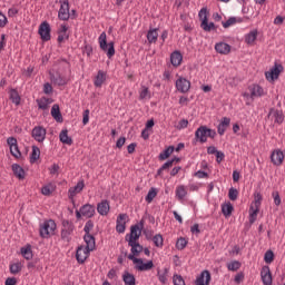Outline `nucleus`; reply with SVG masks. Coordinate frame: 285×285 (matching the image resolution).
Masks as SVG:
<instances>
[{"label": "nucleus", "mask_w": 285, "mask_h": 285, "mask_svg": "<svg viewBox=\"0 0 285 285\" xmlns=\"http://www.w3.org/2000/svg\"><path fill=\"white\" fill-rule=\"evenodd\" d=\"M208 137L210 139H215V137H217V131H215V129L208 128L207 126H200L195 131V139L200 144H206V141H208Z\"/></svg>", "instance_id": "1"}, {"label": "nucleus", "mask_w": 285, "mask_h": 285, "mask_svg": "<svg viewBox=\"0 0 285 285\" xmlns=\"http://www.w3.org/2000/svg\"><path fill=\"white\" fill-rule=\"evenodd\" d=\"M99 46H100V50H102L104 52H107L108 59H112V57H115V42L114 41L108 42L106 32H102L99 36Z\"/></svg>", "instance_id": "2"}, {"label": "nucleus", "mask_w": 285, "mask_h": 285, "mask_svg": "<svg viewBox=\"0 0 285 285\" xmlns=\"http://www.w3.org/2000/svg\"><path fill=\"white\" fill-rule=\"evenodd\" d=\"M141 230H144V220H140L139 224H135L130 227V234L126 235L125 240L128 242V244L131 242H139Z\"/></svg>", "instance_id": "3"}, {"label": "nucleus", "mask_w": 285, "mask_h": 285, "mask_svg": "<svg viewBox=\"0 0 285 285\" xmlns=\"http://www.w3.org/2000/svg\"><path fill=\"white\" fill-rule=\"evenodd\" d=\"M199 19L202 20L200 28L205 32H210L213 30H217L215 22H208V9L203 8L198 13Z\"/></svg>", "instance_id": "4"}, {"label": "nucleus", "mask_w": 285, "mask_h": 285, "mask_svg": "<svg viewBox=\"0 0 285 285\" xmlns=\"http://www.w3.org/2000/svg\"><path fill=\"white\" fill-rule=\"evenodd\" d=\"M75 233V224L70 220H62L61 239L70 242V235Z\"/></svg>", "instance_id": "5"}, {"label": "nucleus", "mask_w": 285, "mask_h": 285, "mask_svg": "<svg viewBox=\"0 0 285 285\" xmlns=\"http://www.w3.org/2000/svg\"><path fill=\"white\" fill-rule=\"evenodd\" d=\"M55 230H57V223L55 220L49 219L46 220L41 226H40V237H48L50 234H53Z\"/></svg>", "instance_id": "6"}, {"label": "nucleus", "mask_w": 285, "mask_h": 285, "mask_svg": "<svg viewBox=\"0 0 285 285\" xmlns=\"http://www.w3.org/2000/svg\"><path fill=\"white\" fill-rule=\"evenodd\" d=\"M59 3L58 19L60 21H68L70 19V2L68 0H59Z\"/></svg>", "instance_id": "7"}, {"label": "nucleus", "mask_w": 285, "mask_h": 285, "mask_svg": "<svg viewBox=\"0 0 285 285\" xmlns=\"http://www.w3.org/2000/svg\"><path fill=\"white\" fill-rule=\"evenodd\" d=\"M282 72H284V66L275 62L272 69L265 72V77L267 81H275V79H279Z\"/></svg>", "instance_id": "8"}, {"label": "nucleus", "mask_w": 285, "mask_h": 285, "mask_svg": "<svg viewBox=\"0 0 285 285\" xmlns=\"http://www.w3.org/2000/svg\"><path fill=\"white\" fill-rule=\"evenodd\" d=\"M7 144L10 148V154L12 155V157H14L16 159H21V150H19V145L17 144V138L9 137L7 139Z\"/></svg>", "instance_id": "9"}, {"label": "nucleus", "mask_w": 285, "mask_h": 285, "mask_svg": "<svg viewBox=\"0 0 285 285\" xmlns=\"http://www.w3.org/2000/svg\"><path fill=\"white\" fill-rule=\"evenodd\" d=\"M50 23H48V21H43L39 27L38 35H40V38L43 41H50Z\"/></svg>", "instance_id": "10"}, {"label": "nucleus", "mask_w": 285, "mask_h": 285, "mask_svg": "<svg viewBox=\"0 0 285 285\" xmlns=\"http://www.w3.org/2000/svg\"><path fill=\"white\" fill-rule=\"evenodd\" d=\"M261 278L264 285H273V274L271 273V267H268V265L262 267Z\"/></svg>", "instance_id": "11"}, {"label": "nucleus", "mask_w": 285, "mask_h": 285, "mask_svg": "<svg viewBox=\"0 0 285 285\" xmlns=\"http://www.w3.org/2000/svg\"><path fill=\"white\" fill-rule=\"evenodd\" d=\"M31 136L36 141H39V144L43 142L46 140V128L41 126H37L32 129Z\"/></svg>", "instance_id": "12"}, {"label": "nucleus", "mask_w": 285, "mask_h": 285, "mask_svg": "<svg viewBox=\"0 0 285 285\" xmlns=\"http://www.w3.org/2000/svg\"><path fill=\"white\" fill-rule=\"evenodd\" d=\"M176 88L178 92L186 94L190 90V81L184 77L176 80Z\"/></svg>", "instance_id": "13"}, {"label": "nucleus", "mask_w": 285, "mask_h": 285, "mask_svg": "<svg viewBox=\"0 0 285 285\" xmlns=\"http://www.w3.org/2000/svg\"><path fill=\"white\" fill-rule=\"evenodd\" d=\"M90 255V252H87L83 245L79 246L76 252V259L78 264H85Z\"/></svg>", "instance_id": "14"}, {"label": "nucleus", "mask_w": 285, "mask_h": 285, "mask_svg": "<svg viewBox=\"0 0 285 285\" xmlns=\"http://www.w3.org/2000/svg\"><path fill=\"white\" fill-rule=\"evenodd\" d=\"M210 272L208 269L203 271L199 276L196 278V285H210Z\"/></svg>", "instance_id": "15"}, {"label": "nucleus", "mask_w": 285, "mask_h": 285, "mask_svg": "<svg viewBox=\"0 0 285 285\" xmlns=\"http://www.w3.org/2000/svg\"><path fill=\"white\" fill-rule=\"evenodd\" d=\"M126 219H128V214H120L116 220L117 233H126Z\"/></svg>", "instance_id": "16"}, {"label": "nucleus", "mask_w": 285, "mask_h": 285, "mask_svg": "<svg viewBox=\"0 0 285 285\" xmlns=\"http://www.w3.org/2000/svg\"><path fill=\"white\" fill-rule=\"evenodd\" d=\"M80 213L82 217H87V219H90L95 217V206L90 204H86L80 207Z\"/></svg>", "instance_id": "17"}, {"label": "nucleus", "mask_w": 285, "mask_h": 285, "mask_svg": "<svg viewBox=\"0 0 285 285\" xmlns=\"http://www.w3.org/2000/svg\"><path fill=\"white\" fill-rule=\"evenodd\" d=\"M83 239H85V243L87 244L85 247L87 253L95 250L96 248L95 236H92L91 234H85Z\"/></svg>", "instance_id": "18"}, {"label": "nucleus", "mask_w": 285, "mask_h": 285, "mask_svg": "<svg viewBox=\"0 0 285 285\" xmlns=\"http://www.w3.org/2000/svg\"><path fill=\"white\" fill-rule=\"evenodd\" d=\"M11 170L14 175V177H17L20 180L26 179V169H23V167H21L19 164H13L11 166Z\"/></svg>", "instance_id": "19"}, {"label": "nucleus", "mask_w": 285, "mask_h": 285, "mask_svg": "<svg viewBox=\"0 0 285 285\" xmlns=\"http://www.w3.org/2000/svg\"><path fill=\"white\" fill-rule=\"evenodd\" d=\"M85 187H86V184L83 183V180L78 181L75 187H70L69 199H75V196L81 193V190H83Z\"/></svg>", "instance_id": "20"}, {"label": "nucleus", "mask_w": 285, "mask_h": 285, "mask_svg": "<svg viewBox=\"0 0 285 285\" xmlns=\"http://www.w3.org/2000/svg\"><path fill=\"white\" fill-rule=\"evenodd\" d=\"M271 160L274 166H282V163L284 161V153H282V150L273 151Z\"/></svg>", "instance_id": "21"}, {"label": "nucleus", "mask_w": 285, "mask_h": 285, "mask_svg": "<svg viewBox=\"0 0 285 285\" xmlns=\"http://www.w3.org/2000/svg\"><path fill=\"white\" fill-rule=\"evenodd\" d=\"M51 117L58 122L63 124V116L61 115V109L58 104H55L51 108Z\"/></svg>", "instance_id": "22"}, {"label": "nucleus", "mask_w": 285, "mask_h": 285, "mask_svg": "<svg viewBox=\"0 0 285 285\" xmlns=\"http://www.w3.org/2000/svg\"><path fill=\"white\" fill-rule=\"evenodd\" d=\"M153 268H155V263H153V261L144 263V259L140 258V262L136 264V271L145 272L153 271Z\"/></svg>", "instance_id": "23"}, {"label": "nucleus", "mask_w": 285, "mask_h": 285, "mask_svg": "<svg viewBox=\"0 0 285 285\" xmlns=\"http://www.w3.org/2000/svg\"><path fill=\"white\" fill-rule=\"evenodd\" d=\"M97 210L99 215H108V213H110V203L108 200H102L101 203H98Z\"/></svg>", "instance_id": "24"}, {"label": "nucleus", "mask_w": 285, "mask_h": 285, "mask_svg": "<svg viewBox=\"0 0 285 285\" xmlns=\"http://www.w3.org/2000/svg\"><path fill=\"white\" fill-rule=\"evenodd\" d=\"M215 50L219 55H228V53H230V45H228L226 42H217L215 45Z\"/></svg>", "instance_id": "25"}, {"label": "nucleus", "mask_w": 285, "mask_h": 285, "mask_svg": "<svg viewBox=\"0 0 285 285\" xmlns=\"http://www.w3.org/2000/svg\"><path fill=\"white\" fill-rule=\"evenodd\" d=\"M183 59H184V56H181L180 51H174L170 55V62H171V66H175V68H177V66H181Z\"/></svg>", "instance_id": "26"}, {"label": "nucleus", "mask_w": 285, "mask_h": 285, "mask_svg": "<svg viewBox=\"0 0 285 285\" xmlns=\"http://www.w3.org/2000/svg\"><path fill=\"white\" fill-rule=\"evenodd\" d=\"M228 126H230V118L228 117H224L222 119V121L219 122V125L217 126V132L218 135H224V132H226V129L228 128Z\"/></svg>", "instance_id": "27"}, {"label": "nucleus", "mask_w": 285, "mask_h": 285, "mask_svg": "<svg viewBox=\"0 0 285 285\" xmlns=\"http://www.w3.org/2000/svg\"><path fill=\"white\" fill-rule=\"evenodd\" d=\"M59 140L66 146H72V137L68 136V129H62L59 134Z\"/></svg>", "instance_id": "28"}, {"label": "nucleus", "mask_w": 285, "mask_h": 285, "mask_svg": "<svg viewBox=\"0 0 285 285\" xmlns=\"http://www.w3.org/2000/svg\"><path fill=\"white\" fill-rule=\"evenodd\" d=\"M122 281L125 282V285H137V278H135V275L128 271L124 272Z\"/></svg>", "instance_id": "29"}, {"label": "nucleus", "mask_w": 285, "mask_h": 285, "mask_svg": "<svg viewBox=\"0 0 285 285\" xmlns=\"http://www.w3.org/2000/svg\"><path fill=\"white\" fill-rule=\"evenodd\" d=\"M271 115H273L275 124H284V114L282 112V110H275L274 108H272L269 110L268 117H271Z\"/></svg>", "instance_id": "30"}, {"label": "nucleus", "mask_w": 285, "mask_h": 285, "mask_svg": "<svg viewBox=\"0 0 285 285\" xmlns=\"http://www.w3.org/2000/svg\"><path fill=\"white\" fill-rule=\"evenodd\" d=\"M128 246L131 248V253L138 257L139 253L144 252V246L139 244V242H130L128 243Z\"/></svg>", "instance_id": "31"}, {"label": "nucleus", "mask_w": 285, "mask_h": 285, "mask_svg": "<svg viewBox=\"0 0 285 285\" xmlns=\"http://www.w3.org/2000/svg\"><path fill=\"white\" fill-rule=\"evenodd\" d=\"M50 79L56 86H66L67 81L61 73H50Z\"/></svg>", "instance_id": "32"}, {"label": "nucleus", "mask_w": 285, "mask_h": 285, "mask_svg": "<svg viewBox=\"0 0 285 285\" xmlns=\"http://www.w3.org/2000/svg\"><path fill=\"white\" fill-rule=\"evenodd\" d=\"M233 210H235V207L230 202L222 205V213L224 217H230V215H233Z\"/></svg>", "instance_id": "33"}, {"label": "nucleus", "mask_w": 285, "mask_h": 285, "mask_svg": "<svg viewBox=\"0 0 285 285\" xmlns=\"http://www.w3.org/2000/svg\"><path fill=\"white\" fill-rule=\"evenodd\" d=\"M37 104L40 110H48V106L52 104V99L42 97L40 99H37Z\"/></svg>", "instance_id": "34"}, {"label": "nucleus", "mask_w": 285, "mask_h": 285, "mask_svg": "<svg viewBox=\"0 0 285 285\" xmlns=\"http://www.w3.org/2000/svg\"><path fill=\"white\" fill-rule=\"evenodd\" d=\"M171 153H175V146H169L168 148H166L163 153L159 154L158 159L160 161H166V159L170 157Z\"/></svg>", "instance_id": "35"}, {"label": "nucleus", "mask_w": 285, "mask_h": 285, "mask_svg": "<svg viewBox=\"0 0 285 285\" xmlns=\"http://www.w3.org/2000/svg\"><path fill=\"white\" fill-rule=\"evenodd\" d=\"M252 98L253 97H262L264 95V88L259 85H254L253 87H249Z\"/></svg>", "instance_id": "36"}, {"label": "nucleus", "mask_w": 285, "mask_h": 285, "mask_svg": "<svg viewBox=\"0 0 285 285\" xmlns=\"http://www.w3.org/2000/svg\"><path fill=\"white\" fill-rule=\"evenodd\" d=\"M159 29H150L147 32V40L149 43H157V39L159 37V33L157 32Z\"/></svg>", "instance_id": "37"}, {"label": "nucleus", "mask_w": 285, "mask_h": 285, "mask_svg": "<svg viewBox=\"0 0 285 285\" xmlns=\"http://www.w3.org/2000/svg\"><path fill=\"white\" fill-rule=\"evenodd\" d=\"M20 252H21L22 257H24V259H27V261L32 259V246L31 245L21 247Z\"/></svg>", "instance_id": "38"}, {"label": "nucleus", "mask_w": 285, "mask_h": 285, "mask_svg": "<svg viewBox=\"0 0 285 285\" xmlns=\"http://www.w3.org/2000/svg\"><path fill=\"white\" fill-rule=\"evenodd\" d=\"M20 252H21L22 257H24V259H27V261L32 259V246L31 245L21 247Z\"/></svg>", "instance_id": "39"}, {"label": "nucleus", "mask_w": 285, "mask_h": 285, "mask_svg": "<svg viewBox=\"0 0 285 285\" xmlns=\"http://www.w3.org/2000/svg\"><path fill=\"white\" fill-rule=\"evenodd\" d=\"M41 157V150L37 146H32V151L30 155V164H35Z\"/></svg>", "instance_id": "40"}, {"label": "nucleus", "mask_w": 285, "mask_h": 285, "mask_svg": "<svg viewBox=\"0 0 285 285\" xmlns=\"http://www.w3.org/2000/svg\"><path fill=\"white\" fill-rule=\"evenodd\" d=\"M105 81H106V73H104V71L101 70L98 71V75L96 76V79L94 82L96 88H101Z\"/></svg>", "instance_id": "41"}, {"label": "nucleus", "mask_w": 285, "mask_h": 285, "mask_svg": "<svg viewBox=\"0 0 285 285\" xmlns=\"http://www.w3.org/2000/svg\"><path fill=\"white\" fill-rule=\"evenodd\" d=\"M10 99L12 104H16V106H19L21 104V96H19V91L16 89L10 90Z\"/></svg>", "instance_id": "42"}, {"label": "nucleus", "mask_w": 285, "mask_h": 285, "mask_svg": "<svg viewBox=\"0 0 285 285\" xmlns=\"http://www.w3.org/2000/svg\"><path fill=\"white\" fill-rule=\"evenodd\" d=\"M157 277L160 283L166 284V282H168V278H167L168 277V268L165 267L163 273L160 269H158Z\"/></svg>", "instance_id": "43"}, {"label": "nucleus", "mask_w": 285, "mask_h": 285, "mask_svg": "<svg viewBox=\"0 0 285 285\" xmlns=\"http://www.w3.org/2000/svg\"><path fill=\"white\" fill-rule=\"evenodd\" d=\"M256 40H257V30L250 31L248 35L245 36V41L249 46L252 43H255Z\"/></svg>", "instance_id": "44"}, {"label": "nucleus", "mask_w": 285, "mask_h": 285, "mask_svg": "<svg viewBox=\"0 0 285 285\" xmlns=\"http://www.w3.org/2000/svg\"><path fill=\"white\" fill-rule=\"evenodd\" d=\"M170 168H173V160H167V161L157 170L156 177H161V173H164V170H170Z\"/></svg>", "instance_id": "45"}, {"label": "nucleus", "mask_w": 285, "mask_h": 285, "mask_svg": "<svg viewBox=\"0 0 285 285\" xmlns=\"http://www.w3.org/2000/svg\"><path fill=\"white\" fill-rule=\"evenodd\" d=\"M265 264H273L275 262V253L272 249H268L264 255Z\"/></svg>", "instance_id": "46"}, {"label": "nucleus", "mask_w": 285, "mask_h": 285, "mask_svg": "<svg viewBox=\"0 0 285 285\" xmlns=\"http://www.w3.org/2000/svg\"><path fill=\"white\" fill-rule=\"evenodd\" d=\"M242 23V18L230 17L227 21L223 22V28H230V26H235V23Z\"/></svg>", "instance_id": "47"}, {"label": "nucleus", "mask_w": 285, "mask_h": 285, "mask_svg": "<svg viewBox=\"0 0 285 285\" xmlns=\"http://www.w3.org/2000/svg\"><path fill=\"white\" fill-rule=\"evenodd\" d=\"M228 271H232L233 273H237L239 268H242V263L239 261H233L227 265Z\"/></svg>", "instance_id": "48"}, {"label": "nucleus", "mask_w": 285, "mask_h": 285, "mask_svg": "<svg viewBox=\"0 0 285 285\" xmlns=\"http://www.w3.org/2000/svg\"><path fill=\"white\" fill-rule=\"evenodd\" d=\"M157 197V189L155 187H151L146 196V203L151 204L153 199Z\"/></svg>", "instance_id": "49"}, {"label": "nucleus", "mask_w": 285, "mask_h": 285, "mask_svg": "<svg viewBox=\"0 0 285 285\" xmlns=\"http://www.w3.org/2000/svg\"><path fill=\"white\" fill-rule=\"evenodd\" d=\"M151 240L154 242L157 248H161L164 246V236L161 234L155 235Z\"/></svg>", "instance_id": "50"}, {"label": "nucleus", "mask_w": 285, "mask_h": 285, "mask_svg": "<svg viewBox=\"0 0 285 285\" xmlns=\"http://www.w3.org/2000/svg\"><path fill=\"white\" fill-rule=\"evenodd\" d=\"M53 191H55V186H52V184H48L41 188V193L46 197H50V195H52Z\"/></svg>", "instance_id": "51"}, {"label": "nucleus", "mask_w": 285, "mask_h": 285, "mask_svg": "<svg viewBox=\"0 0 285 285\" xmlns=\"http://www.w3.org/2000/svg\"><path fill=\"white\" fill-rule=\"evenodd\" d=\"M186 195H188V191H186V187H184V185L178 186L176 189V197L178 199H184Z\"/></svg>", "instance_id": "52"}, {"label": "nucleus", "mask_w": 285, "mask_h": 285, "mask_svg": "<svg viewBox=\"0 0 285 285\" xmlns=\"http://www.w3.org/2000/svg\"><path fill=\"white\" fill-rule=\"evenodd\" d=\"M228 197L230 202H237V197H239V190H237V188L230 187L228 191Z\"/></svg>", "instance_id": "53"}, {"label": "nucleus", "mask_w": 285, "mask_h": 285, "mask_svg": "<svg viewBox=\"0 0 285 285\" xmlns=\"http://www.w3.org/2000/svg\"><path fill=\"white\" fill-rule=\"evenodd\" d=\"M186 246H188V240H186V238L180 237V238L177 239L176 248L178 250H184V248H186Z\"/></svg>", "instance_id": "54"}, {"label": "nucleus", "mask_w": 285, "mask_h": 285, "mask_svg": "<svg viewBox=\"0 0 285 285\" xmlns=\"http://www.w3.org/2000/svg\"><path fill=\"white\" fill-rule=\"evenodd\" d=\"M250 210H253V213L249 214V224H255V222L257 220V213H259V208H254L253 206H250Z\"/></svg>", "instance_id": "55"}, {"label": "nucleus", "mask_w": 285, "mask_h": 285, "mask_svg": "<svg viewBox=\"0 0 285 285\" xmlns=\"http://www.w3.org/2000/svg\"><path fill=\"white\" fill-rule=\"evenodd\" d=\"M10 273H11V275H17V274L21 273V263L11 264Z\"/></svg>", "instance_id": "56"}, {"label": "nucleus", "mask_w": 285, "mask_h": 285, "mask_svg": "<svg viewBox=\"0 0 285 285\" xmlns=\"http://www.w3.org/2000/svg\"><path fill=\"white\" fill-rule=\"evenodd\" d=\"M174 285H186V281H184V277L181 275L175 274L173 277Z\"/></svg>", "instance_id": "57"}, {"label": "nucleus", "mask_w": 285, "mask_h": 285, "mask_svg": "<svg viewBox=\"0 0 285 285\" xmlns=\"http://www.w3.org/2000/svg\"><path fill=\"white\" fill-rule=\"evenodd\" d=\"M95 228V223L92 220H88L83 227L85 235H90V230Z\"/></svg>", "instance_id": "58"}, {"label": "nucleus", "mask_w": 285, "mask_h": 285, "mask_svg": "<svg viewBox=\"0 0 285 285\" xmlns=\"http://www.w3.org/2000/svg\"><path fill=\"white\" fill-rule=\"evenodd\" d=\"M272 197H274L275 206H279L282 204V198L279 197V191H273Z\"/></svg>", "instance_id": "59"}, {"label": "nucleus", "mask_w": 285, "mask_h": 285, "mask_svg": "<svg viewBox=\"0 0 285 285\" xmlns=\"http://www.w3.org/2000/svg\"><path fill=\"white\" fill-rule=\"evenodd\" d=\"M262 194L257 193L255 194V200H254V206L255 208H259V206H262Z\"/></svg>", "instance_id": "60"}, {"label": "nucleus", "mask_w": 285, "mask_h": 285, "mask_svg": "<svg viewBox=\"0 0 285 285\" xmlns=\"http://www.w3.org/2000/svg\"><path fill=\"white\" fill-rule=\"evenodd\" d=\"M194 177H198V179H208V173L198 170L194 174Z\"/></svg>", "instance_id": "61"}, {"label": "nucleus", "mask_w": 285, "mask_h": 285, "mask_svg": "<svg viewBox=\"0 0 285 285\" xmlns=\"http://www.w3.org/2000/svg\"><path fill=\"white\" fill-rule=\"evenodd\" d=\"M150 95L148 87L142 86V90L140 91L139 99H146Z\"/></svg>", "instance_id": "62"}, {"label": "nucleus", "mask_w": 285, "mask_h": 285, "mask_svg": "<svg viewBox=\"0 0 285 285\" xmlns=\"http://www.w3.org/2000/svg\"><path fill=\"white\" fill-rule=\"evenodd\" d=\"M43 92L45 95H52V85L50 82L43 85Z\"/></svg>", "instance_id": "63"}, {"label": "nucleus", "mask_w": 285, "mask_h": 285, "mask_svg": "<svg viewBox=\"0 0 285 285\" xmlns=\"http://www.w3.org/2000/svg\"><path fill=\"white\" fill-rule=\"evenodd\" d=\"M4 285H17V278H14V277H8V278L6 279Z\"/></svg>", "instance_id": "64"}]
</instances>
